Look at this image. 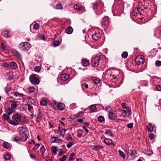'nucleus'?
Returning a JSON list of instances; mask_svg holds the SVG:
<instances>
[{"mask_svg": "<svg viewBox=\"0 0 161 161\" xmlns=\"http://www.w3.org/2000/svg\"><path fill=\"white\" fill-rule=\"evenodd\" d=\"M38 75L32 74L30 76V80L31 83L34 85H38L40 81L38 77Z\"/></svg>", "mask_w": 161, "mask_h": 161, "instance_id": "obj_1", "label": "nucleus"}, {"mask_svg": "<svg viewBox=\"0 0 161 161\" xmlns=\"http://www.w3.org/2000/svg\"><path fill=\"white\" fill-rule=\"evenodd\" d=\"M19 48L24 51H27L30 48V44L29 42H25L20 44L18 46Z\"/></svg>", "mask_w": 161, "mask_h": 161, "instance_id": "obj_2", "label": "nucleus"}, {"mask_svg": "<svg viewBox=\"0 0 161 161\" xmlns=\"http://www.w3.org/2000/svg\"><path fill=\"white\" fill-rule=\"evenodd\" d=\"M109 18L107 16L104 17L103 19L101 24L103 26L106 28L108 29L110 26Z\"/></svg>", "mask_w": 161, "mask_h": 161, "instance_id": "obj_3", "label": "nucleus"}, {"mask_svg": "<svg viewBox=\"0 0 161 161\" xmlns=\"http://www.w3.org/2000/svg\"><path fill=\"white\" fill-rule=\"evenodd\" d=\"M14 119L16 122L13 120H10L9 122L10 124L14 125H19V123L20 122L21 120V118L19 114H16L14 117Z\"/></svg>", "mask_w": 161, "mask_h": 161, "instance_id": "obj_4", "label": "nucleus"}, {"mask_svg": "<svg viewBox=\"0 0 161 161\" xmlns=\"http://www.w3.org/2000/svg\"><path fill=\"white\" fill-rule=\"evenodd\" d=\"M100 58L99 56H97L92 58L91 60V64L92 66L96 67L98 65Z\"/></svg>", "mask_w": 161, "mask_h": 161, "instance_id": "obj_5", "label": "nucleus"}, {"mask_svg": "<svg viewBox=\"0 0 161 161\" xmlns=\"http://www.w3.org/2000/svg\"><path fill=\"white\" fill-rule=\"evenodd\" d=\"M144 57L142 55H138L135 58V61L136 63L137 64H142L144 62Z\"/></svg>", "mask_w": 161, "mask_h": 161, "instance_id": "obj_6", "label": "nucleus"}, {"mask_svg": "<svg viewBox=\"0 0 161 161\" xmlns=\"http://www.w3.org/2000/svg\"><path fill=\"white\" fill-rule=\"evenodd\" d=\"M101 34L99 32H96L92 35V38L93 40L98 41L101 39Z\"/></svg>", "mask_w": 161, "mask_h": 161, "instance_id": "obj_7", "label": "nucleus"}, {"mask_svg": "<svg viewBox=\"0 0 161 161\" xmlns=\"http://www.w3.org/2000/svg\"><path fill=\"white\" fill-rule=\"evenodd\" d=\"M130 156L132 159H134L137 157V153L136 150L133 149L130 150Z\"/></svg>", "mask_w": 161, "mask_h": 161, "instance_id": "obj_8", "label": "nucleus"}, {"mask_svg": "<svg viewBox=\"0 0 161 161\" xmlns=\"http://www.w3.org/2000/svg\"><path fill=\"white\" fill-rule=\"evenodd\" d=\"M147 129L148 131H154L156 130L155 126L154 125L149 124L147 126Z\"/></svg>", "mask_w": 161, "mask_h": 161, "instance_id": "obj_9", "label": "nucleus"}, {"mask_svg": "<svg viewBox=\"0 0 161 161\" xmlns=\"http://www.w3.org/2000/svg\"><path fill=\"white\" fill-rule=\"evenodd\" d=\"M104 142L107 145H110V144H112L114 146L115 145L113 142L112 140L105 138L104 140Z\"/></svg>", "mask_w": 161, "mask_h": 161, "instance_id": "obj_10", "label": "nucleus"}, {"mask_svg": "<svg viewBox=\"0 0 161 161\" xmlns=\"http://www.w3.org/2000/svg\"><path fill=\"white\" fill-rule=\"evenodd\" d=\"M161 29L160 27H157L154 30V35L156 36H161Z\"/></svg>", "mask_w": 161, "mask_h": 161, "instance_id": "obj_11", "label": "nucleus"}, {"mask_svg": "<svg viewBox=\"0 0 161 161\" xmlns=\"http://www.w3.org/2000/svg\"><path fill=\"white\" fill-rule=\"evenodd\" d=\"M108 118L110 119H114L117 117V115L115 113L110 112L108 114Z\"/></svg>", "mask_w": 161, "mask_h": 161, "instance_id": "obj_12", "label": "nucleus"}, {"mask_svg": "<svg viewBox=\"0 0 161 161\" xmlns=\"http://www.w3.org/2000/svg\"><path fill=\"white\" fill-rule=\"evenodd\" d=\"M81 87L82 89L85 92L87 91V89L88 88V85L86 83L85 81H81Z\"/></svg>", "mask_w": 161, "mask_h": 161, "instance_id": "obj_13", "label": "nucleus"}, {"mask_svg": "<svg viewBox=\"0 0 161 161\" xmlns=\"http://www.w3.org/2000/svg\"><path fill=\"white\" fill-rule=\"evenodd\" d=\"M140 5L139 6L137 7L134 9L133 11L132 12V14L134 16H136L137 14H139L140 12Z\"/></svg>", "mask_w": 161, "mask_h": 161, "instance_id": "obj_14", "label": "nucleus"}, {"mask_svg": "<svg viewBox=\"0 0 161 161\" xmlns=\"http://www.w3.org/2000/svg\"><path fill=\"white\" fill-rule=\"evenodd\" d=\"M65 105L62 103H59L57 105V108L59 110H63L65 109Z\"/></svg>", "mask_w": 161, "mask_h": 161, "instance_id": "obj_15", "label": "nucleus"}, {"mask_svg": "<svg viewBox=\"0 0 161 161\" xmlns=\"http://www.w3.org/2000/svg\"><path fill=\"white\" fill-rule=\"evenodd\" d=\"M82 65L85 66H87L90 64L89 60L86 58H82L81 60Z\"/></svg>", "mask_w": 161, "mask_h": 161, "instance_id": "obj_16", "label": "nucleus"}, {"mask_svg": "<svg viewBox=\"0 0 161 161\" xmlns=\"http://www.w3.org/2000/svg\"><path fill=\"white\" fill-rule=\"evenodd\" d=\"M11 52L14 56L18 58H20L21 57L20 54L16 50L12 49Z\"/></svg>", "mask_w": 161, "mask_h": 161, "instance_id": "obj_17", "label": "nucleus"}, {"mask_svg": "<svg viewBox=\"0 0 161 161\" xmlns=\"http://www.w3.org/2000/svg\"><path fill=\"white\" fill-rule=\"evenodd\" d=\"M69 75L67 74H64L61 76V79L63 81H66L69 78Z\"/></svg>", "mask_w": 161, "mask_h": 161, "instance_id": "obj_18", "label": "nucleus"}, {"mask_svg": "<svg viewBox=\"0 0 161 161\" xmlns=\"http://www.w3.org/2000/svg\"><path fill=\"white\" fill-rule=\"evenodd\" d=\"M92 149H94L96 150H98L99 149H102L103 148V146H98V145H96V146H93L92 145L90 147Z\"/></svg>", "mask_w": 161, "mask_h": 161, "instance_id": "obj_19", "label": "nucleus"}, {"mask_svg": "<svg viewBox=\"0 0 161 161\" xmlns=\"http://www.w3.org/2000/svg\"><path fill=\"white\" fill-rule=\"evenodd\" d=\"M73 31V28L69 26L65 30V32L67 34H70L72 33Z\"/></svg>", "mask_w": 161, "mask_h": 161, "instance_id": "obj_20", "label": "nucleus"}, {"mask_svg": "<svg viewBox=\"0 0 161 161\" xmlns=\"http://www.w3.org/2000/svg\"><path fill=\"white\" fill-rule=\"evenodd\" d=\"M10 30H6L3 31V36L5 37H8L10 36Z\"/></svg>", "mask_w": 161, "mask_h": 161, "instance_id": "obj_21", "label": "nucleus"}, {"mask_svg": "<svg viewBox=\"0 0 161 161\" xmlns=\"http://www.w3.org/2000/svg\"><path fill=\"white\" fill-rule=\"evenodd\" d=\"M10 67L13 69H15L17 67L16 63L14 61L10 62Z\"/></svg>", "mask_w": 161, "mask_h": 161, "instance_id": "obj_22", "label": "nucleus"}, {"mask_svg": "<svg viewBox=\"0 0 161 161\" xmlns=\"http://www.w3.org/2000/svg\"><path fill=\"white\" fill-rule=\"evenodd\" d=\"M77 136L78 138H81L82 136L83 131L81 129L78 130H77Z\"/></svg>", "mask_w": 161, "mask_h": 161, "instance_id": "obj_23", "label": "nucleus"}, {"mask_svg": "<svg viewBox=\"0 0 161 161\" xmlns=\"http://www.w3.org/2000/svg\"><path fill=\"white\" fill-rule=\"evenodd\" d=\"M92 110L91 113V112H97V109L96 108V106L94 105H91L89 107Z\"/></svg>", "mask_w": 161, "mask_h": 161, "instance_id": "obj_24", "label": "nucleus"}, {"mask_svg": "<svg viewBox=\"0 0 161 161\" xmlns=\"http://www.w3.org/2000/svg\"><path fill=\"white\" fill-rule=\"evenodd\" d=\"M59 141V139L55 137H52L50 140L51 143L58 142Z\"/></svg>", "mask_w": 161, "mask_h": 161, "instance_id": "obj_25", "label": "nucleus"}, {"mask_svg": "<svg viewBox=\"0 0 161 161\" xmlns=\"http://www.w3.org/2000/svg\"><path fill=\"white\" fill-rule=\"evenodd\" d=\"M74 8L75 9L78 10H81L82 9L81 5L79 4H76L74 6Z\"/></svg>", "mask_w": 161, "mask_h": 161, "instance_id": "obj_26", "label": "nucleus"}, {"mask_svg": "<svg viewBox=\"0 0 161 161\" xmlns=\"http://www.w3.org/2000/svg\"><path fill=\"white\" fill-rule=\"evenodd\" d=\"M51 150L52 153H53L54 154H56L58 151L57 147L55 146H53Z\"/></svg>", "mask_w": 161, "mask_h": 161, "instance_id": "obj_27", "label": "nucleus"}, {"mask_svg": "<svg viewBox=\"0 0 161 161\" xmlns=\"http://www.w3.org/2000/svg\"><path fill=\"white\" fill-rule=\"evenodd\" d=\"M75 156V154L74 153H72L69 155V161L74 160L75 159L74 157Z\"/></svg>", "mask_w": 161, "mask_h": 161, "instance_id": "obj_28", "label": "nucleus"}, {"mask_svg": "<svg viewBox=\"0 0 161 161\" xmlns=\"http://www.w3.org/2000/svg\"><path fill=\"white\" fill-rule=\"evenodd\" d=\"M18 129L20 133L21 132L24 133L26 131L25 128L23 127H19Z\"/></svg>", "mask_w": 161, "mask_h": 161, "instance_id": "obj_29", "label": "nucleus"}, {"mask_svg": "<svg viewBox=\"0 0 161 161\" xmlns=\"http://www.w3.org/2000/svg\"><path fill=\"white\" fill-rule=\"evenodd\" d=\"M3 146L4 148L8 149L10 147V144L8 142H5L3 143Z\"/></svg>", "mask_w": 161, "mask_h": 161, "instance_id": "obj_30", "label": "nucleus"}, {"mask_svg": "<svg viewBox=\"0 0 161 161\" xmlns=\"http://www.w3.org/2000/svg\"><path fill=\"white\" fill-rule=\"evenodd\" d=\"M40 104L42 106H45L47 103V102L45 99H42L40 101Z\"/></svg>", "mask_w": 161, "mask_h": 161, "instance_id": "obj_31", "label": "nucleus"}, {"mask_svg": "<svg viewBox=\"0 0 161 161\" xmlns=\"http://www.w3.org/2000/svg\"><path fill=\"white\" fill-rule=\"evenodd\" d=\"M46 150V149L43 145H42L40 149V151L42 153V155H43Z\"/></svg>", "mask_w": 161, "mask_h": 161, "instance_id": "obj_32", "label": "nucleus"}, {"mask_svg": "<svg viewBox=\"0 0 161 161\" xmlns=\"http://www.w3.org/2000/svg\"><path fill=\"white\" fill-rule=\"evenodd\" d=\"M97 120L99 122L102 123L104 120V118L102 116H100L98 117Z\"/></svg>", "mask_w": 161, "mask_h": 161, "instance_id": "obj_33", "label": "nucleus"}, {"mask_svg": "<svg viewBox=\"0 0 161 161\" xmlns=\"http://www.w3.org/2000/svg\"><path fill=\"white\" fill-rule=\"evenodd\" d=\"M61 130H60V134L61 136H64V135L66 132L67 131V130L65 129H62Z\"/></svg>", "mask_w": 161, "mask_h": 161, "instance_id": "obj_34", "label": "nucleus"}, {"mask_svg": "<svg viewBox=\"0 0 161 161\" xmlns=\"http://www.w3.org/2000/svg\"><path fill=\"white\" fill-rule=\"evenodd\" d=\"M128 56V53L127 52H124L121 54V56L123 58H125Z\"/></svg>", "mask_w": 161, "mask_h": 161, "instance_id": "obj_35", "label": "nucleus"}, {"mask_svg": "<svg viewBox=\"0 0 161 161\" xmlns=\"http://www.w3.org/2000/svg\"><path fill=\"white\" fill-rule=\"evenodd\" d=\"M118 152L119 153V155L123 159L125 158V156L124 152L120 150L118 151Z\"/></svg>", "mask_w": 161, "mask_h": 161, "instance_id": "obj_36", "label": "nucleus"}, {"mask_svg": "<svg viewBox=\"0 0 161 161\" xmlns=\"http://www.w3.org/2000/svg\"><path fill=\"white\" fill-rule=\"evenodd\" d=\"M60 44V42L59 41H55L53 42V45L54 47L58 46Z\"/></svg>", "mask_w": 161, "mask_h": 161, "instance_id": "obj_37", "label": "nucleus"}, {"mask_svg": "<svg viewBox=\"0 0 161 161\" xmlns=\"http://www.w3.org/2000/svg\"><path fill=\"white\" fill-rule=\"evenodd\" d=\"M122 115L124 117H129V115L127 114L126 111L125 110H122Z\"/></svg>", "mask_w": 161, "mask_h": 161, "instance_id": "obj_38", "label": "nucleus"}, {"mask_svg": "<svg viewBox=\"0 0 161 161\" xmlns=\"http://www.w3.org/2000/svg\"><path fill=\"white\" fill-rule=\"evenodd\" d=\"M11 158V155L9 154H7L4 157V158L6 160H8L10 159Z\"/></svg>", "mask_w": 161, "mask_h": 161, "instance_id": "obj_39", "label": "nucleus"}, {"mask_svg": "<svg viewBox=\"0 0 161 161\" xmlns=\"http://www.w3.org/2000/svg\"><path fill=\"white\" fill-rule=\"evenodd\" d=\"M14 95L15 97L19 96L22 97L24 96V95L22 93H20L18 92H14Z\"/></svg>", "mask_w": 161, "mask_h": 161, "instance_id": "obj_40", "label": "nucleus"}, {"mask_svg": "<svg viewBox=\"0 0 161 161\" xmlns=\"http://www.w3.org/2000/svg\"><path fill=\"white\" fill-rule=\"evenodd\" d=\"M7 76L8 77V80H11L13 78L12 73L10 72L8 73L7 74Z\"/></svg>", "mask_w": 161, "mask_h": 161, "instance_id": "obj_41", "label": "nucleus"}, {"mask_svg": "<svg viewBox=\"0 0 161 161\" xmlns=\"http://www.w3.org/2000/svg\"><path fill=\"white\" fill-rule=\"evenodd\" d=\"M9 114H4L3 117L5 120H8L9 118Z\"/></svg>", "mask_w": 161, "mask_h": 161, "instance_id": "obj_42", "label": "nucleus"}, {"mask_svg": "<svg viewBox=\"0 0 161 161\" xmlns=\"http://www.w3.org/2000/svg\"><path fill=\"white\" fill-rule=\"evenodd\" d=\"M68 158V155H64L60 159V161H65L66 158Z\"/></svg>", "mask_w": 161, "mask_h": 161, "instance_id": "obj_43", "label": "nucleus"}, {"mask_svg": "<svg viewBox=\"0 0 161 161\" xmlns=\"http://www.w3.org/2000/svg\"><path fill=\"white\" fill-rule=\"evenodd\" d=\"M39 27H40L39 25L37 23H36L34 24V26H33V28H34V29L35 30H37L39 28Z\"/></svg>", "mask_w": 161, "mask_h": 161, "instance_id": "obj_44", "label": "nucleus"}, {"mask_svg": "<svg viewBox=\"0 0 161 161\" xmlns=\"http://www.w3.org/2000/svg\"><path fill=\"white\" fill-rule=\"evenodd\" d=\"M149 136L151 140H152L154 138L155 135L152 133H150L149 134Z\"/></svg>", "mask_w": 161, "mask_h": 161, "instance_id": "obj_45", "label": "nucleus"}, {"mask_svg": "<svg viewBox=\"0 0 161 161\" xmlns=\"http://www.w3.org/2000/svg\"><path fill=\"white\" fill-rule=\"evenodd\" d=\"M103 109H104V108ZM105 110L108 112L112 110L111 107L110 106H106L105 108Z\"/></svg>", "mask_w": 161, "mask_h": 161, "instance_id": "obj_46", "label": "nucleus"}, {"mask_svg": "<svg viewBox=\"0 0 161 161\" xmlns=\"http://www.w3.org/2000/svg\"><path fill=\"white\" fill-rule=\"evenodd\" d=\"M21 140V138L18 136H16L14 138V141L16 142H17L18 141H20Z\"/></svg>", "mask_w": 161, "mask_h": 161, "instance_id": "obj_47", "label": "nucleus"}, {"mask_svg": "<svg viewBox=\"0 0 161 161\" xmlns=\"http://www.w3.org/2000/svg\"><path fill=\"white\" fill-rule=\"evenodd\" d=\"M105 134L108 135L110 136H113L112 135L111 132L110 131L108 130H106L105 132Z\"/></svg>", "mask_w": 161, "mask_h": 161, "instance_id": "obj_48", "label": "nucleus"}, {"mask_svg": "<svg viewBox=\"0 0 161 161\" xmlns=\"http://www.w3.org/2000/svg\"><path fill=\"white\" fill-rule=\"evenodd\" d=\"M155 65L157 67L161 66V61L159 60H157L155 62Z\"/></svg>", "mask_w": 161, "mask_h": 161, "instance_id": "obj_49", "label": "nucleus"}, {"mask_svg": "<svg viewBox=\"0 0 161 161\" xmlns=\"http://www.w3.org/2000/svg\"><path fill=\"white\" fill-rule=\"evenodd\" d=\"M74 144V142H69L67 145V147L68 148H70Z\"/></svg>", "mask_w": 161, "mask_h": 161, "instance_id": "obj_50", "label": "nucleus"}, {"mask_svg": "<svg viewBox=\"0 0 161 161\" xmlns=\"http://www.w3.org/2000/svg\"><path fill=\"white\" fill-rule=\"evenodd\" d=\"M56 8L57 9H61L62 8V4L59 3L56 5Z\"/></svg>", "mask_w": 161, "mask_h": 161, "instance_id": "obj_51", "label": "nucleus"}, {"mask_svg": "<svg viewBox=\"0 0 161 161\" xmlns=\"http://www.w3.org/2000/svg\"><path fill=\"white\" fill-rule=\"evenodd\" d=\"M41 69V68L39 66H36L34 68L35 71L37 72H39L40 71Z\"/></svg>", "mask_w": 161, "mask_h": 161, "instance_id": "obj_52", "label": "nucleus"}, {"mask_svg": "<svg viewBox=\"0 0 161 161\" xmlns=\"http://www.w3.org/2000/svg\"><path fill=\"white\" fill-rule=\"evenodd\" d=\"M79 114H76L75 115H73L71 116V118L72 119H76L79 117Z\"/></svg>", "mask_w": 161, "mask_h": 161, "instance_id": "obj_53", "label": "nucleus"}, {"mask_svg": "<svg viewBox=\"0 0 161 161\" xmlns=\"http://www.w3.org/2000/svg\"><path fill=\"white\" fill-rule=\"evenodd\" d=\"M17 106L16 103H13L11 104V108L13 109H15Z\"/></svg>", "mask_w": 161, "mask_h": 161, "instance_id": "obj_54", "label": "nucleus"}, {"mask_svg": "<svg viewBox=\"0 0 161 161\" xmlns=\"http://www.w3.org/2000/svg\"><path fill=\"white\" fill-rule=\"evenodd\" d=\"M13 110L11 108H8L7 110V112L8 114H11L13 113Z\"/></svg>", "mask_w": 161, "mask_h": 161, "instance_id": "obj_55", "label": "nucleus"}, {"mask_svg": "<svg viewBox=\"0 0 161 161\" xmlns=\"http://www.w3.org/2000/svg\"><path fill=\"white\" fill-rule=\"evenodd\" d=\"M58 156H60L64 153L63 150L62 149H60L58 151Z\"/></svg>", "mask_w": 161, "mask_h": 161, "instance_id": "obj_56", "label": "nucleus"}, {"mask_svg": "<svg viewBox=\"0 0 161 161\" xmlns=\"http://www.w3.org/2000/svg\"><path fill=\"white\" fill-rule=\"evenodd\" d=\"M99 80L98 78L94 80V83L96 85H97L98 83H99Z\"/></svg>", "mask_w": 161, "mask_h": 161, "instance_id": "obj_57", "label": "nucleus"}, {"mask_svg": "<svg viewBox=\"0 0 161 161\" xmlns=\"http://www.w3.org/2000/svg\"><path fill=\"white\" fill-rule=\"evenodd\" d=\"M133 123H130L128 124L127 126L129 128L131 129L133 127Z\"/></svg>", "mask_w": 161, "mask_h": 161, "instance_id": "obj_58", "label": "nucleus"}, {"mask_svg": "<svg viewBox=\"0 0 161 161\" xmlns=\"http://www.w3.org/2000/svg\"><path fill=\"white\" fill-rule=\"evenodd\" d=\"M92 5L93 9L95 10L96 8L98 5L97 3H92Z\"/></svg>", "mask_w": 161, "mask_h": 161, "instance_id": "obj_59", "label": "nucleus"}, {"mask_svg": "<svg viewBox=\"0 0 161 161\" xmlns=\"http://www.w3.org/2000/svg\"><path fill=\"white\" fill-rule=\"evenodd\" d=\"M29 92H33L34 90V87H29L28 89Z\"/></svg>", "mask_w": 161, "mask_h": 161, "instance_id": "obj_60", "label": "nucleus"}, {"mask_svg": "<svg viewBox=\"0 0 161 161\" xmlns=\"http://www.w3.org/2000/svg\"><path fill=\"white\" fill-rule=\"evenodd\" d=\"M156 88L159 91H161V85L158 84L156 85Z\"/></svg>", "mask_w": 161, "mask_h": 161, "instance_id": "obj_61", "label": "nucleus"}, {"mask_svg": "<svg viewBox=\"0 0 161 161\" xmlns=\"http://www.w3.org/2000/svg\"><path fill=\"white\" fill-rule=\"evenodd\" d=\"M127 109V112L128 113V115H129V116L131 114V110L130 109H129L128 107H127V108L126 109Z\"/></svg>", "mask_w": 161, "mask_h": 161, "instance_id": "obj_62", "label": "nucleus"}, {"mask_svg": "<svg viewBox=\"0 0 161 161\" xmlns=\"http://www.w3.org/2000/svg\"><path fill=\"white\" fill-rule=\"evenodd\" d=\"M41 117V116L40 115V114H38V116H37V119L36 120V121L37 123H38L40 122V117Z\"/></svg>", "mask_w": 161, "mask_h": 161, "instance_id": "obj_63", "label": "nucleus"}, {"mask_svg": "<svg viewBox=\"0 0 161 161\" xmlns=\"http://www.w3.org/2000/svg\"><path fill=\"white\" fill-rule=\"evenodd\" d=\"M121 105H122V108H123V109H126L127 108V107H126V103H122L121 104Z\"/></svg>", "mask_w": 161, "mask_h": 161, "instance_id": "obj_64", "label": "nucleus"}]
</instances>
